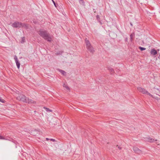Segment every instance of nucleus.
<instances>
[{"instance_id":"1","label":"nucleus","mask_w":160,"mask_h":160,"mask_svg":"<svg viewBox=\"0 0 160 160\" xmlns=\"http://www.w3.org/2000/svg\"><path fill=\"white\" fill-rule=\"evenodd\" d=\"M38 34L45 40H47L48 42L51 41V38L50 36L49 33L47 31L41 29L39 31Z\"/></svg>"},{"instance_id":"2","label":"nucleus","mask_w":160,"mask_h":160,"mask_svg":"<svg viewBox=\"0 0 160 160\" xmlns=\"http://www.w3.org/2000/svg\"><path fill=\"white\" fill-rule=\"evenodd\" d=\"M12 26L13 28H24L26 29L28 28V26L25 23H22L21 22H15L13 23L12 25Z\"/></svg>"},{"instance_id":"3","label":"nucleus","mask_w":160,"mask_h":160,"mask_svg":"<svg viewBox=\"0 0 160 160\" xmlns=\"http://www.w3.org/2000/svg\"><path fill=\"white\" fill-rule=\"evenodd\" d=\"M85 43L87 49L91 53H93L94 52L93 48L91 45L89 41L87 38L85 39Z\"/></svg>"},{"instance_id":"4","label":"nucleus","mask_w":160,"mask_h":160,"mask_svg":"<svg viewBox=\"0 0 160 160\" xmlns=\"http://www.w3.org/2000/svg\"><path fill=\"white\" fill-rule=\"evenodd\" d=\"M16 96L18 100L26 103L28 98L24 95L18 93H16Z\"/></svg>"},{"instance_id":"5","label":"nucleus","mask_w":160,"mask_h":160,"mask_svg":"<svg viewBox=\"0 0 160 160\" xmlns=\"http://www.w3.org/2000/svg\"><path fill=\"white\" fill-rule=\"evenodd\" d=\"M138 90L140 92H141L143 94H147L153 98V96L148 92L146 90L140 87H138L137 88Z\"/></svg>"},{"instance_id":"6","label":"nucleus","mask_w":160,"mask_h":160,"mask_svg":"<svg viewBox=\"0 0 160 160\" xmlns=\"http://www.w3.org/2000/svg\"><path fill=\"white\" fill-rule=\"evenodd\" d=\"M133 150L135 152L139 154L141 153V151L138 148L134 147L133 148Z\"/></svg>"},{"instance_id":"7","label":"nucleus","mask_w":160,"mask_h":160,"mask_svg":"<svg viewBox=\"0 0 160 160\" xmlns=\"http://www.w3.org/2000/svg\"><path fill=\"white\" fill-rule=\"evenodd\" d=\"M27 102L26 103H33V104H35L36 103V102L33 100L32 99H30L28 98L27 100Z\"/></svg>"},{"instance_id":"8","label":"nucleus","mask_w":160,"mask_h":160,"mask_svg":"<svg viewBox=\"0 0 160 160\" xmlns=\"http://www.w3.org/2000/svg\"><path fill=\"white\" fill-rule=\"evenodd\" d=\"M151 54L154 55L157 53V51L154 49H152L150 52Z\"/></svg>"},{"instance_id":"9","label":"nucleus","mask_w":160,"mask_h":160,"mask_svg":"<svg viewBox=\"0 0 160 160\" xmlns=\"http://www.w3.org/2000/svg\"><path fill=\"white\" fill-rule=\"evenodd\" d=\"M15 62L16 63V65H17L18 68V69H19L20 68V63L18 61L17 58L16 59Z\"/></svg>"},{"instance_id":"10","label":"nucleus","mask_w":160,"mask_h":160,"mask_svg":"<svg viewBox=\"0 0 160 160\" xmlns=\"http://www.w3.org/2000/svg\"><path fill=\"white\" fill-rule=\"evenodd\" d=\"M146 140L148 142H153L154 140V139L151 138H147L146 139Z\"/></svg>"},{"instance_id":"11","label":"nucleus","mask_w":160,"mask_h":160,"mask_svg":"<svg viewBox=\"0 0 160 160\" xmlns=\"http://www.w3.org/2000/svg\"><path fill=\"white\" fill-rule=\"evenodd\" d=\"M96 18L98 21L100 23L101 25H102V22L100 20V18L99 17V16L98 15H97Z\"/></svg>"},{"instance_id":"12","label":"nucleus","mask_w":160,"mask_h":160,"mask_svg":"<svg viewBox=\"0 0 160 160\" xmlns=\"http://www.w3.org/2000/svg\"><path fill=\"white\" fill-rule=\"evenodd\" d=\"M59 71L63 75H66V72L64 71L61 70H60Z\"/></svg>"},{"instance_id":"13","label":"nucleus","mask_w":160,"mask_h":160,"mask_svg":"<svg viewBox=\"0 0 160 160\" xmlns=\"http://www.w3.org/2000/svg\"><path fill=\"white\" fill-rule=\"evenodd\" d=\"M63 86L67 90H69V88L67 86V85L65 83H64L63 84Z\"/></svg>"},{"instance_id":"14","label":"nucleus","mask_w":160,"mask_h":160,"mask_svg":"<svg viewBox=\"0 0 160 160\" xmlns=\"http://www.w3.org/2000/svg\"><path fill=\"white\" fill-rule=\"evenodd\" d=\"M134 33H132L130 36V40L131 41H132L133 39V38L134 37Z\"/></svg>"},{"instance_id":"15","label":"nucleus","mask_w":160,"mask_h":160,"mask_svg":"<svg viewBox=\"0 0 160 160\" xmlns=\"http://www.w3.org/2000/svg\"><path fill=\"white\" fill-rule=\"evenodd\" d=\"M25 42V38L24 37H23L22 38V40L21 41V42L22 43H23Z\"/></svg>"},{"instance_id":"16","label":"nucleus","mask_w":160,"mask_h":160,"mask_svg":"<svg viewBox=\"0 0 160 160\" xmlns=\"http://www.w3.org/2000/svg\"><path fill=\"white\" fill-rule=\"evenodd\" d=\"M44 108L45 109V110L47 112H49H49H52V110L49 109L48 108H45V107H44Z\"/></svg>"},{"instance_id":"17","label":"nucleus","mask_w":160,"mask_h":160,"mask_svg":"<svg viewBox=\"0 0 160 160\" xmlns=\"http://www.w3.org/2000/svg\"><path fill=\"white\" fill-rule=\"evenodd\" d=\"M139 48L140 49L141 51H143L146 50V48L143 47H139Z\"/></svg>"},{"instance_id":"18","label":"nucleus","mask_w":160,"mask_h":160,"mask_svg":"<svg viewBox=\"0 0 160 160\" xmlns=\"http://www.w3.org/2000/svg\"><path fill=\"white\" fill-rule=\"evenodd\" d=\"M108 69L111 72H113L114 71L113 69L112 68H109Z\"/></svg>"},{"instance_id":"19","label":"nucleus","mask_w":160,"mask_h":160,"mask_svg":"<svg viewBox=\"0 0 160 160\" xmlns=\"http://www.w3.org/2000/svg\"><path fill=\"white\" fill-rule=\"evenodd\" d=\"M52 1L53 3V4H54V5L55 6V7L57 8V6L56 5V3H55V2H54V1H53V0H52Z\"/></svg>"},{"instance_id":"20","label":"nucleus","mask_w":160,"mask_h":160,"mask_svg":"<svg viewBox=\"0 0 160 160\" xmlns=\"http://www.w3.org/2000/svg\"><path fill=\"white\" fill-rule=\"evenodd\" d=\"M0 102H4V100L3 99H2L0 98Z\"/></svg>"},{"instance_id":"21","label":"nucleus","mask_w":160,"mask_h":160,"mask_svg":"<svg viewBox=\"0 0 160 160\" xmlns=\"http://www.w3.org/2000/svg\"><path fill=\"white\" fill-rule=\"evenodd\" d=\"M0 139H4L5 138H4L3 137H2V136H0Z\"/></svg>"},{"instance_id":"22","label":"nucleus","mask_w":160,"mask_h":160,"mask_svg":"<svg viewBox=\"0 0 160 160\" xmlns=\"http://www.w3.org/2000/svg\"><path fill=\"white\" fill-rule=\"evenodd\" d=\"M50 140L53 142H55L56 141L55 139H50Z\"/></svg>"},{"instance_id":"23","label":"nucleus","mask_w":160,"mask_h":160,"mask_svg":"<svg viewBox=\"0 0 160 160\" xmlns=\"http://www.w3.org/2000/svg\"><path fill=\"white\" fill-rule=\"evenodd\" d=\"M62 53V52H59L57 53V55L61 54Z\"/></svg>"},{"instance_id":"24","label":"nucleus","mask_w":160,"mask_h":160,"mask_svg":"<svg viewBox=\"0 0 160 160\" xmlns=\"http://www.w3.org/2000/svg\"><path fill=\"white\" fill-rule=\"evenodd\" d=\"M16 58H17V57L16 56H15V57H14V59L15 60V61H16Z\"/></svg>"},{"instance_id":"25","label":"nucleus","mask_w":160,"mask_h":160,"mask_svg":"<svg viewBox=\"0 0 160 160\" xmlns=\"http://www.w3.org/2000/svg\"><path fill=\"white\" fill-rule=\"evenodd\" d=\"M117 147L119 149H121V148L119 146H117Z\"/></svg>"},{"instance_id":"26","label":"nucleus","mask_w":160,"mask_h":160,"mask_svg":"<svg viewBox=\"0 0 160 160\" xmlns=\"http://www.w3.org/2000/svg\"><path fill=\"white\" fill-rule=\"evenodd\" d=\"M46 140L47 141H48V140H50V139H49L48 138H46Z\"/></svg>"},{"instance_id":"27","label":"nucleus","mask_w":160,"mask_h":160,"mask_svg":"<svg viewBox=\"0 0 160 160\" xmlns=\"http://www.w3.org/2000/svg\"><path fill=\"white\" fill-rule=\"evenodd\" d=\"M154 89L156 90H158V88H154Z\"/></svg>"},{"instance_id":"28","label":"nucleus","mask_w":160,"mask_h":160,"mask_svg":"<svg viewBox=\"0 0 160 160\" xmlns=\"http://www.w3.org/2000/svg\"><path fill=\"white\" fill-rule=\"evenodd\" d=\"M130 25L131 26H132V24L131 23H130Z\"/></svg>"}]
</instances>
